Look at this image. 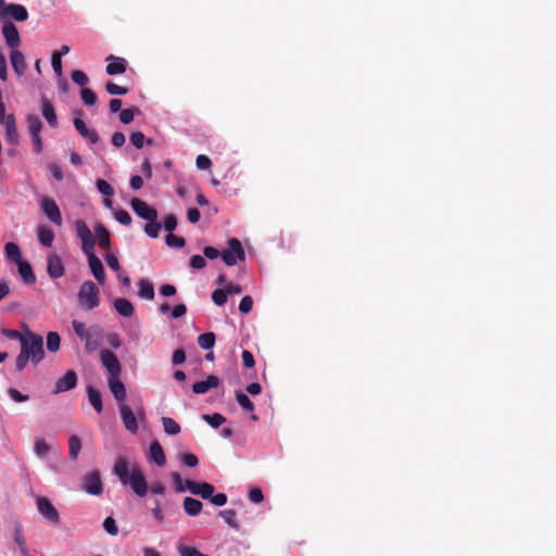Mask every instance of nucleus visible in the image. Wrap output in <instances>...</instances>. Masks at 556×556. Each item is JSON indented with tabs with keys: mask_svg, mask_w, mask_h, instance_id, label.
<instances>
[{
	"mask_svg": "<svg viewBox=\"0 0 556 556\" xmlns=\"http://www.w3.org/2000/svg\"><path fill=\"white\" fill-rule=\"evenodd\" d=\"M113 472L117 476L121 483L125 486H129L136 495L139 497L147 495L148 483L137 463L119 457L114 464Z\"/></svg>",
	"mask_w": 556,
	"mask_h": 556,
	"instance_id": "f257e3e1",
	"label": "nucleus"
},
{
	"mask_svg": "<svg viewBox=\"0 0 556 556\" xmlns=\"http://www.w3.org/2000/svg\"><path fill=\"white\" fill-rule=\"evenodd\" d=\"M21 352L37 365L45 356L42 338L35 332L26 331L21 341Z\"/></svg>",
	"mask_w": 556,
	"mask_h": 556,
	"instance_id": "f03ea898",
	"label": "nucleus"
},
{
	"mask_svg": "<svg viewBox=\"0 0 556 556\" xmlns=\"http://www.w3.org/2000/svg\"><path fill=\"white\" fill-rule=\"evenodd\" d=\"M100 290L97 285L87 280L81 283L78 290V303L80 307L85 311H91L99 306L100 304Z\"/></svg>",
	"mask_w": 556,
	"mask_h": 556,
	"instance_id": "7ed1b4c3",
	"label": "nucleus"
},
{
	"mask_svg": "<svg viewBox=\"0 0 556 556\" xmlns=\"http://www.w3.org/2000/svg\"><path fill=\"white\" fill-rule=\"evenodd\" d=\"M73 329L77 337L85 341L86 350L92 352L100 345L101 329L98 326H91L89 328L78 320L72 321Z\"/></svg>",
	"mask_w": 556,
	"mask_h": 556,
	"instance_id": "20e7f679",
	"label": "nucleus"
},
{
	"mask_svg": "<svg viewBox=\"0 0 556 556\" xmlns=\"http://www.w3.org/2000/svg\"><path fill=\"white\" fill-rule=\"evenodd\" d=\"M28 18V12L26 8L22 4L17 3H9L7 4L4 0H0V22L12 23L15 22H24Z\"/></svg>",
	"mask_w": 556,
	"mask_h": 556,
	"instance_id": "39448f33",
	"label": "nucleus"
},
{
	"mask_svg": "<svg viewBox=\"0 0 556 556\" xmlns=\"http://www.w3.org/2000/svg\"><path fill=\"white\" fill-rule=\"evenodd\" d=\"M74 228L76 236L80 240L81 251L84 254L94 252L96 247V233L93 235L88 225L83 219H76L74 222Z\"/></svg>",
	"mask_w": 556,
	"mask_h": 556,
	"instance_id": "423d86ee",
	"label": "nucleus"
},
{
	"mask_svg": "<svg viewBox=\"0 0 556 556\" xmlns=\"http://www.w3.org/2000/svg\"><path fill=\"white\" fill-rule=\"evenodd\" d=\"M35 502L37 511L46 522L51 526H58L60 523V514L48 497L38 495Z\"/></svg>",
	"mask_w": 556,
	"mask_h": 556,
	"instance_id": "0eeeda50",
	"label": "nucleus"
},
{
	"mask_svg": "<svg viewBox=\"0 0 556 556\" xmlns=\"http://www.w3.org/2000/svg\"><path fill=\"white\" fill-rule=\"evenodd\" d=\"M222 258L228 266H235L239 261H244L245 253L241 242L231 238L228 240V249L222 254Z\"/></svg>",
	"mask_w": 556,
	"mask_h": 556,
	"instance_id": "6e6552de",
	"label": "nucleus"
},
{
	"mask_svg": "<svg viewBox=\"0 0 556 556\" xmlns=\"http://www.w3.org/2000/svg\"><path fill=\"white\" fill-rule=\"evenodd\" d=\"M39 204L46 217L56 226H62V215L56 202L47 195H41Z\"/></svg>",
	"mask_w": 556,
	"mask_h": 556,
	"instance_id": "1a4fd4ad",
	"label": "nucleus"
},
{
	"mask_svg": "<svg viewBox=\"0 0 556 556\" xmlns=\"http://www.w3.org/2000/svg\"><path fill=\"white\" fill-rule=\"evenodd\" d=\"M100 359L102 365L110 374V378H119L122 372V366L117 356L110 350H103L100 353Z\"/></svg>",
	"mask_w": 556,
	"mask_h": 556,
	"instance_id": "9d476101",
	"label": "nucleus"
},
{
	"mask_svg": "<svg viewBox=\"0 0 556 556\" xmlns=\"http://www.w3.org/2000/svg\"><path fill=\"white\" fill-rule=\"evenodd\" d=\"M130 206L138 217L147 222L157 219V211L143 200L135 198L131 200Z\"/></svg>",
	"mask_w": 556,
	"mask_h": 556,
	"instance_id": "9b49d317",
	"label": "nucleus"
},
{
	"mask_svg": "<svg viewBox=\"0 0 556 556\" xmlns=\"http://www.w3.org/2000/svg\"><path fill=\"white\" fill-rule=\"evenodd\" d=\"M83 489L86 493L99 496L103 492V484L99 471L94 470L83 479Z\"/></svg>",
	"mask_w": 556,
	"mask_h": 556,
	"instance_id": "f8f14e48",
	"label": "nucleus"
},
{
	"mask_svg": "<svg viewBox=\"0 0 556 556\" xmlns=\"http://www.w3.org/2000/svg\"><path fill=\"white\" fill-rule=\"evenodd\" d=\"M2 35L10 51L17 50L21 45V37L17 27L13 23L2 24Z\"/></svg>",
	"mask_w": 556,
	"mask_h": 556,
	"instance_id": "ddd939ff",
	"label": "nucleus"
},
{
	"mask_svg": "<svg viewBox=\"0 0 556 556\" xmlns=\"http://www.w3.org/2000/svg\"><path fill=\"white\" fill-rule=\"evenodd\" d=\"M5 141L12 147L20 144L21 136L17 130L16 118L13 113L9 114V121L3 124Z\"/></svg>",
	"mask_w": 556,
	"mask_h": 556,
	"instance_id": "4468645a",
	"label": "nucleus"
},
{
	"mask_svg": "<svg viewBox=\"0 0 556 556\" xmlns=\"http://www.w3.org/2000/svg\"><path fill=\"white\" fill-rule=\"evenodd\" d=\"M85 255L88 258V265H89V268H90V271H91L92 276L94 277V279L100 285H104L106 277H105V271H104V267L102 265V262L96 255L94 252H91V253H88V254H85Z\"/></svg>",
	"mask_w": 556,
	"mask_h": 556,
	"instance_id": "2eb2a0df",
	"label": "nucleus"
},
{
	"mask_svg": "<svg viewBox=\"0 0 556 556\" xmlns=\"http://www.w3.org/2000/svg\"><path fill=\"white\" fill-rule=\"evenodd\" d=\"M118 409L125 428L130 433H136L138 431V422L131 408L126 404H121Z\"/></svg>",
	"mask_w": 556,
	"mask_h": 556,
	"instance_id": "dca6fc26",
	"label": "nucleus"
},
{
	"mask_svg": "<svg viewBox=\"0 0 556 556\" xmlns=\"http://www.w3.org/2000/svg\"><path fill=\"white\" fill-rule=\"evenodd\" d=\"M77 384V376L73 370L66 371V374L59 378L55 382V389L53 391L54 394H59L62 392L70 391L74 389Z\"/></svg>",
	"mask_w": 556,
	"mask_h": 556,
	"instance_id": "f3484780",
	"label": "nucleus"
},
{
	"mask_svg": "<svg viewBox=\"0 0 556 556\" xmlns=\"http://www.w3.org/2000/svg\"><path fill=\"white\" fill-rule=\"evenodd\" d=\"M189 492L193 495H198L203 500H208L212 497V494L215 492V488L213 484L208 482H197L188 483Z\"/></svg>",
	"mask_w": 556,
	"mask_h": 556,
	"instance_id": "a211bd4d",
	"label": "nucleus"
},
{
	"mask_svg": "<svg viewBox=\"0 0 556 556\" xmlns=\"http://www.w3.org/2000/svg\"><path fill=\"white\" fill-rule=\"evenodd\" d=\"M106 62V73L109 75L124 74L127 70V61L123 58L109 55Z\"/></svg>",
	"mask_w": 556,
	"mask_h": 556,
	"instance_id": "6ab92c4d",
	"label": "nucleus"
},
{
	"mask_svg": "<svg viewBox=\"0 0 556 556\" xmlns=\"http://www.w3.org/2000/svg\"><path fill=\"white\" fill-rule=\"evenodd\" d=\"M74 127L79 132V135L88 140L91 144H96L99 141V136L96 130L89 129L81 118H74Z\"/></svg>",
	"mask_w": 556,
	"mask_h": 556,
	"instance_id": "aec40b11",
	"label": "nucleus"
},
{
	"mask_svg": "<svg viewBox=\"0 0 556 556\" xmlns=\"http://www.w3.org/2000/svg\"><path fill=\"white\" fill-rule=\"evenodd\" d=\"M10 62L12 65L13 71L17 76H22L27 67L25 56L22 51L20 50H13L10 51Z\"/></svg>",
	"mask_w": 556,
	"mask_h": 556,
	"instance_id": "412c9836",
	"label": "nucleus"
},
{
	"mask_svg": "<svg viewBox=\"0 0 556 556\" xmlns=\"http://www.w3.org/2000/svg\"><path fill=\"white\" fill-rule=\"evenodd\" d=\"M219 384V379L217 376L210 375L205 380L198 381L192 386V391L195 394H204L208 390L217 388Z\"/></svg>",
	"mask_w": 556,
	"mask_h": 556,
	"instance_id": "4be33fe9",
	"label": "nucleus"
},
{
	"mask_svg": "<svg viewBox=\"0 0 556 556\" xmlns=\"http://www.w3.org/2000/svg\"><path fill=\"white\" fill-rule=\"evenodd\" d=\"M96 238L98 239V243L100 249L104 251H109L111 248V238L109 230L101 223H97L94 225Z\"/></svg>",
	"mask_w": 556,
	"mask_h": 556,
	"instance_id": "5701e85b",
	"label": "nucleus"
},
{
	"mask_svg": "<svg viewBox=\"0 0 556 556\" xmlns=\"http://www.w3.org/2000/svg\"><path fill=\"white\" fill-rule=\"evenodd\" d=\"M47 270L51 278H60L64 275V267L58 255H50L48 257Z\"/></svg>",
	"mask_w": 556,
	"mask_h": 556,
	"instance_id": "b1692460",
	"label": "nucleus"
},
{
	"mask_svg": "<svg viewBox=\"0 0 556 556\" xmlns=\"http://www.w3.org/2000/svg\"><path fill=\"white\" fill-rule=\"evenodd\" d=\"M108 386L116 401L123 402L126 399L125 384L118 378H109Z\"/></svg>",
	"mask_w": 556,
	"mask_h": 556,
	"instance_id": "393cba45",
	"label": "nucleus"
},
{
	"mask_svg": "<svg viewBox=\"0 0 556 556\" xmlns=\"http://www.w3.org/2000/svg\"><path fill=\"white\" fill-rule=\"evenodd\" d=\"M138 287V296L143 300L152 301L154 299L155 292L153 283L148 279H140L137 282Z\"/></svg>",
	"mask_w": 556,
	"mask_h": 556,
	"instance_id": "a878e982",
	"label": "nucleus"
},
{
	"mask_svg": "<svg viewBox=\"0 0 556 556\" xmlns=\"http://www.w3.org/2000/svg\"><path fill=\"white\" fill-rule=\"evenodd\" d=\"M182 507L188 516L195 517L201 513L203 504L194 497L187 496L184 498Z\"/></svg>",
	"mask_w": 556,
	"mask_h": 556,
	"instance_id": "bb28decb",
	"label": "nucleus"
},
{
	"mask_svg": "<svg viewBox=\"0 0 556 556\" xmlns=\"http://www.w3.org/2000/svg\"><path fill=\"white\" fill-rule=\"evenodd\" d=\"M113 306L117 314L123 317H131L135 311L131 302L122 298L116 299L113 302Z\"/></svg>",
	"mask_w": 556,
	"mask_h": 556,
	"instance_id": "cd10ccee",
	"label": "nucleus"
},
{
	"mask_svg": "<svg viewBox=\"0 0 556 556\" xmlns=\"http://www.w3.org/2000/svg\"><path fill=\"white\" fill-rule=\"evenodd\" d=\"M38 240L41 245L50 248L54 240V232L47 226H39L37 228Z\"/></svg>",
	"mask_w": 556,
	"mask_h": 556,
	"instance_id": "c85d7f7f",
	"label": "nucleus"
},
{
	"mask_svg": "<svg viewBox=\"0 0 556 556\" xmlns=\"http://www.w3.org/2000/svg\"><path fill=\"white\" fill-rule=\"evenodd\" d=\"M87 395H88V401H89L90 405L94 408V410L97 413H101L103 409V404H102V397H101L100 392L97 389H94L93 387H88Z\"/></svg>",
	"mask_w": 556,
	"mask_h": 556,
	"instance_id": "c756f323",
	"label": "nucleus"
},
{
	"mask_svg": "<svg viewBox=\"0 0 556 556\" xmlns=\"http://www.w3.org/2000/svg\"><path fill=\"white\" fill-rule=\"evenodd\" d=\"M18 267V273L24 280L25 283H34L36 281V277L33 273L31 266L27 262L21 261L20 263H16Z\"/></svg>",
	"mask_w": 556,
	"mask_h": 556,
	"instance_id": "7c9ffc66",
	"label": "nucleus"
},
{
	"mask_svg": "<svg viewBox=\"0 0 556 556\" xmlns=\"http://www.w3.org/2000/svg\"><path fill=\"white\" fill-rule=\"evenodd\" d=\"M150 456L157 466H163L166 463L164 451L159 442H153L150 445Z\"/></svg>",
	"mask_w": 556,
	"mask_h": 556,
	"instance_id": "2f4dec72",
	"label": "nucleus"
},
{
	"mask_svg": "<svg viewBox=\"0 0 556 556\" xmlns=\"http://www.w3.org/2000/svg\"><path fill=\"white\" fill-rule=\"evenodd\" d=\"M4 252L8 260L16 263L22 261L20 247L14 242H9L4 245Z\"/></svg>",
	"mask_w": 556,
	"mask_h": 556,
	"instance_id": "473e14b6",
	"label": "nucleus"
},
{
	"mask_svg": "<svg viewBox=\"0 0 556 556\" xmlns=\"http://www.w3.org/2000/svg\"><path fill=\"white\" fill-rule=\"evenodd\" d=\"M81 451V441L78 435L72 434L68 439V455L72 460L77 459Z\"/></svg>",
	"mask_w": 556,
	"mask_h": 556,
	"instance_id": "72a5a7b5",
	"label": "nucleus"
},
{
	"mask_svg": "<svg viewBox=\"0 0 556 556\" xmlns=\"http://www.w3.org/2000/svg\"><path fill=\"white\" fill-rule=\"evenodd\" d=\"M170 478L174 482V488L177 493L189 492L188 483H193L192 480H184L178 472H172Z\"/></svg>",
	"mask_w": 556,
	"mask_h": 556,
	"instance_id": "f704fd0d",
	"label": "nucleus"
},
{
	"mask_svg": "<svg viewBox=\"0 0 556 556\" xmlns=\"http://www.w3.org/2000/svg\"><path fill=\"white\" fill-rule=\"evenodd\" d=\"M26 123L30 136L40 135V131L42 129V123L37 115H27Z\"/></svg>",
	"mask_w": 556,
	"mask_h": 556,
	"instance_id": "c9c22d12",
	"label": "nucleus"
},
{
	"mask_svg": "<svg viewBox=\"0 0 556 556\" xmlns=\"http://www.w3.org/2000/svg\"><path fill=\"white\" fill-rule=\"evenodd\" d=\"M42 115L51 127L58 126V117L54 108L48 101L42 102Z\"/></svg>",
	"mask_w": 556,
	"mask_h": 556,
	"instance_id": "e433bc0d",
	"label": "nucleus"
},
{
	"mask_svg": "<svg viewBox=\"0 0 556 556\" xmlns=\"http://www.w3.org/2000/svg\"><path fill=\"white\" fill-rule=\"evenodd\" d=\"M51 451V446L45 439H36L34 445V453L39 458H45Z\"/></svg>",
	"mask_w": 556,
	"mask_h": 556,
	"instance_id": "4c0bfd02",
	"label": "nucleus"
},
{
	"mask_svg": "<svg viewBox=\"0 0 556 556\" xmlns=\"http://www.w3.org/2000/svg\"><path fill=\"white\" fill-rule=\"evenodd\" d=\"M61 338L60 334L55 331H50L47 333V349L49 352H56L60 350Z\"/></svg>",
	"mask_w": 556,
	"mask_h": 556,
	"instance_id": "58836bf2",
	"label": "nucleus"
},
{
	"mask_svg": "<svg viewBox=\"0 0 556 556\" xmlns=\"http://www.w3.org/2000/svg\"><path fill=\"white\" fill-rule=\"evenodd\" d=\"M218 515L225 520V522L232 529H239V523L236 519V511L233 509L220 510Z\"/></svg>",
	"mask_w": 556,
	"mask_h": 556,
	"instance_id": "ea45409f",
	"label": "nucleus"
},
{
	"mask_svg": "<svg viewBox=\"0 0 556 556\" xmlns=\"http://www.w3.org/2000/svg\"><path fill=\"white\" fill-rule=\"evenodd\" d=\"M162 424L167 434L176 435L180 432V426L170 417H162Z\"/></svg>",
	"mask_w": 556,
	"mask_h": 556,
	"instance_id": "a19ab883",
	"label": "nucleus"
},
{
	"mask_svg": "<svg viewBox=\"0 0 556 556\" xmlns=\"http://www.w3.org/2000/svg\"><path fill=\"white\" fill-rule=\"evenodd\" d=\"M198 344L203 350H210L215 344V334L213 332L202 333L198 337Z\"/></svg>",
	"mask_w": 556,
	"mask_h": 556,
	"instance_id": "79ce46f5",
	"label": "nucleus"
},
{
	"mask_svg": "<svg viewBox=\"0 0 556 556\" xmlns=\"http://www.w3.org/2000/svg\"><path fill=\"white\" fill-rule=\"evenodd\" d=\"M202 419L205 422H207L212 428H218L226 421V418L222 414H218V413H215L212 415L205 414L202 416Z\"/></svg>",
	"mask_w": 556,
	"mask_h": 556,
	"instance_id": "37998d69",
	"label": "nucleus"
},
{
	"mask_svg": "<svg viewBox=\"0 0 556 556\" xmlns=\"http://www.w3.org/2000/svg\"><path fill=\"white\" fill-rule=\"evenodd\" d=\"M236 400L243 409L249 410V412L254 410V404L252 403V401L249 399V396L245 393H243L241 391H237Z\"/></svg>",
	"mask_w": 556,
	"mask_h": 556,
	"instance_id": "c03bdc74",
	"label": "nucleus"
},
{
	"mask_svg": "<svg viewBox=\"0 0 556 556\" xmlns=\"http://www.w3.org/2000/svg\"><path fill=\"white\" fill-rule=\"evenodd\" d=\"M162 225L155 219L154 222H148L144 226V233L150 238H157L160 235Z\"/></svg>",
	"mask_w": 556,
	"mask_h": 556,
	"instance_id": "a18cd8bd",
	"label": "nucleus"
},
{
	"mask_svg": "<svg viewBox=\"0 0 556 556\" xmlns=\"http://www.w3.org/2000/svg\"><path fill=\"white\" fill-rule=\"evenodd\" d=\"M14 541L20 547L21 552L25 554L27 552L26 540L23 535L22 528L20 526H16L14 529Z\"/></svg>",
	"mask_w": 556,
	"mask_h": 556,
	"instance_id": "49530a36",
	"label": "nucleus"
},
{
	"mask_svg": "<svg viewBox=\"0 0 556 556\" xmlns=\"http://www.w3.org/2000/svg\"><path fill=\"white\" fill-rule=\"evenodd\" d=\"M97 189L100 193H102L105 197H112L114 194V188L105 180L98 179L97 182Z\"/></svg>",
	"mask_w": 556,
	"mask_h": 556,
	"instance_id": "de8ad7c7",
	"label": "nucleus"
},
{
	"mask_svg": "<svg viewBox=\"0 0 556 556\" xmlns=\"http://www.w3.org/2000/svg\"><path fill=\"white\" fill-rule=\"evenodd\" d=\"M166 244L170 248H177V249H181L185 247V239L181 238V237H178V236H175L173 233H168L166 236Z\"/></svg>",
	"mask_w": 556,
	"mask_h": 556,
	"instance_id": "09e8293b",
	"label": "nucleus"
},
{
	"mask_svg": "<svg viewBox=\"0 0 556 556\" xmlns=\"http://www.w3.org/2000/svg\"><path fill=\"white\" fill-rule=\"evenodd\" d=\"M103 529L111 535H116L118 533V527L113 517H106L104 519Z\"/></svg>",
	"mask_w": 556,
	"mask_h": 556,
	"instance_id": "8fccbe9b",
	"label": "nucleus"
},
{
	"mask_svg": "<svg viewBox=\"0 0 556 556\" xmlns=\"http://www.w3.org/2000/svg\"><path fill=\"white\" fill-rule=\"evenodd\" d=\"M72 80L78 86H86L89 83L88 76L79 70L72 72Z\"/></svg>",
	"mask_w": 556,
	"mask_h": 556,
	"instance_id": "3c124183",
	"label": "nucleus"
},
{
	"mask_svg": "<svg viewBox=\"0 0 556 556\" xmlns=\"http://www.w3.org/2000/svg\"><path fill=\"white\" fill-rule=\"evenodd\" d=\"M81 100L86 105H93L97 102V96L91 89L81 90Z\"/></svg>",
	"mask_w": 556,
	"mask_h": 556,
	"instance_id": "603ef678",
	"label": "nucleus"
},
{
	"mask_svg": "<svg viewBox=\"0 0 556 556\" xmlns=\"http://www.w3.org/2000/svg\"><path fill=\"white\" fill-rule=\"evenodd\" d=\"M178 552H179L180 556H207V555L201 553L195 547H190V546H185V545H179Z\"/></svg>",
	"mask_w": 556,
	"mask_h": 556,
	"instance_id": "864d4df0",
	"label": "nucleus"
},
{
	"mask_svg": "<svg viewBox=\"0 0 556 556\" xmlns=\"http://www.w3.org/2000/svg\"><path fill=\"white\" fill-rule=\"evenodd\" d=\"M212 300L218 306L224 305L226 303V301H227V293H226V291L223 290V289H216L212 293Z\"/></svg>",
	"mask_w": 556,
	"mask_h": 556,
	"instance_id": "5fc2aeb1",
	"label": "nucleus"
},
{
	"mask_svg": "<svg viewBox=\"0 0 556 556\" xmlns=\"http://www.w3.org/2000/svg\"><path fill=\"white\" fill-rule=\"evenodd\" d=\"M252 307H253V299L250 295L243 296L239 303V311L242 314H248L252 311Z\"/></svg>",
	"mask_w": 556,
	"mask_h": 556,
	"instance_id": "6e6d98bb",
	"label": "nucleus"
},
{
	"mask_svg": "<svg viewBox=\"0 0 556 556\" xmlns=\"http://www.w3.org/2000/svg\"><path fill=\"white\" fill-rule=\"evenodd\" d=\"M114 217L122 225L128 226L131 224V216L127 211L118 210L114 213Z\"/></svg>",
	"mask_w": 556,
	"mask_h": 556,
	"instance_id": "4d7b16f0",
	"label": "nucleus"
},
{
	"mask_svg": "<svg viewBox=\"0 0 556 556\" xmlns=\"http://www.w3.org/2000/svg\"><path fill=\"white\" fill-rule=\"evenodd\" d=\"M106 91L110 94L123 96L127 93V88L121 87L112 81H109L105 86Z\"/></svg>",
	"mask_w": 556,
	"mask_h": 556,
	"instance_id": "13d9d810",
	"label": "nucleus"
},
{
	"mask_svg": "<svg viewBox=\"0 0 556 556\" xmlns=\"http://www.w3.org/2000/svg\"><path fill=\"white\" fill-rule=\"evenodd\" d=\"M146 136L141 131L132 132L130 136V142L137 149H141L144 144Z\"/></svg>",
	"mask_w": 556,
	"mask_h": 556,
	"instance_id": "bf43d9fd",
	"label": "nucleus"
},
{
	"mask_svg": "<svg viewBox=\"0 0 556 556\" xmlns=\"http://www.w3.org/2000/svg\"><path fill=\"white\" fill-rule=\"evenodd\" d=\"M181 463L187 467H195L199 463L198 457L194 454L186 453L180 456Z\"/></svg>",
	"mask_w": 556,
	"mask_h": 556,
	"instance_id": "052dcab7",
	"label": "nucleus"
},
{
	"mask_svg": "<svg viewBox=\"0 0 556 556\" xmlns=\"http://www.w3.org/2000/svg\"><path fill=\"white\" fill-rule=\"evenodd\" d=\"M177 226V219L174 215H167L163 220V228L168 232L172 233Z\"/></svg>",
	"mask_w": 556,
	"mask_h": 556,
	"instance_id": "680f3d73",
	"label": "nucleus"
},
{
	"mask_svg": "<svg viewBox=\"0 0 556 556\" xmlns=\"http://www.w3.org/2000/svg\"><path fill=\"white\" fill-rule=\"evenodd\" d=\"M249 500L254 504L262 503L264 500L262 490L260 488L251 489L249 492Z\"/></svg>",
	"mask_w": 556,
	"mask_h": 556,
	"instance_id": "e2e57ef3",
	"label": "nucleus"
},
{
	"mask_svg": "<svg viewBox=\"0 0 556 556\" xmlns=\"http://www.w3.org/2000/svg\"><path fill=\"white\" fill-rule=\"evenodd\" d=\"M206 265V261L203 256L201 255H193L191 258H190V266L193 268V269H202L204 268Z\"/></svg>",
	"mask_w": 556,
	"mask_h": 556,
	"instance_id": "0e129e2a",
	"label": "nucleus"
},
{
	"mask_svg": "<svg viewBox=\"0 0 556 556\" xmlns=\"http://www.w3.org/2000/svg\"><path fill=\"white\" fill-rule=\"evenodd\" d=\"M134 117H135V111L131 110V109H125V110H122L121 111V114H119V121L123 123V124H129L134 121Z\"/></svg>",
	"mask_w": 556,
	"mask_h": 556,
	"instance_id": "69168bd1",
	"label": "nucleus"
},
{
	"mask_svg": "<svg viewBox=\"0 0 556 556\" xmlns=\"http://www.w3.org/2000/svg\"><path fill=\"white\" fill-rule=\"evenodd\" d=\"M195 164L199 169H208L212 162L206 155L200 154L197 156Z\"/></svg>",
	"mask_w": 556,
	"mask_h": 556,
	"instance_id": "338daca9",
	"label": "nucleus"
},
{
	"mask_svg": "<svg viewBox=\"0 0 556 556\" xmlns=\"http://www.w3.org/2000/svg\"><path fill=\"white\" fill-rule=\"evenodd\" d=\"M105 262L108 264V266L114 270V271H119L121 270V266H119V263H118V260L116 257V255L114 254H106L105 255Z\"/></svg>",
	"mask_w": 556,
	"mask_h": 556,
	"instance_id": "774afa93",
	"label": "nucleus"
}]
</instances>
